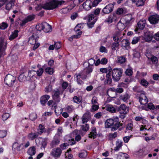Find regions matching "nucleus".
<instances>
[{
  "label": "nucleus",
  "instance_id": "obj_1",
  "mask_svg": "<svg viewBox=\"0 0 159 159\" xmlns=\"http://www.w3.org/2000/svg\"><path fill=\"white\" fill-rule=\"evenodd\" d=\"M106 128H111L112 131L117 130L120 126L123 125V124L119 121L118 117H113L112 118L107 119L105 122Z\"/></svg>",
  "mask_w": 159,
  "mask_h": 159
},
{
  "label": "nucleus",
  "instance_id": "obj_2",
  "mask_svg": "<svg viewBox=\"0 0 159 159\" xmlns=\"http://www.w3.org/2000/svg\"><path fill=\"white\" fill-rule=\"evenodd\" d=\"M62 4V2L57 0H48L42 7L44 9L51 10L56 8L59 5Z\"/></svg>",
  "mask_w": 159,
  "mask_h": 159
},
{
  "label": "nucleus",
  "instance_id": "obj_3",
  "mask_svg": "<svg viewBox=\"0 0 159 159\" xmlns=\"http://www.w3.org/2000/svg\"><path fill=\"white\" fill-rule=\"evenodd\" d=\"M123 70L120 68H115L112 71V76L113 80L115 82L118 81L122 76Z\"/></svg>",
  "mask_w": 159,
  "mask_h": 159
},
{
  "label": "nucleus",
  "instance_id": "obj_4",
  "mask_svg": "<svg viewBox=\"0 0 159 159\" xmlns=\"http://www.w3.org/2000/svg\"><path fill=\"white\" fill-rule=\"evenodd\" d=\"M15 0H0V7L6 4V9L10 10L14 6Z\"/></svg>",
  "mask_w": 159,
  "mask_h": 159
},
{
  "label": "nucleus",
  "instance_id": "obj_5",
  "mask_svg": "<svg viewBox=\"0 0 159 159\" xmlns=\"http://www.w3.org/2000/svg\"><path fill=\"white\" fill-rule=\"evenodd\" d=\"M16 78L10 74L7 75L4 79V83L8 86H11L15 82Z\"/></svg>",
  "mask_w": 159,
  "mask_h": 159
},
{
  "label": "nucleus",
  "instance_id": "obj_6",
  "mask_svg": "<svg viewBox=\"0 0 159 159\" xmlns=\"http://www.w3.org/2000/svg\"><path fill=\"white\" fill-rule=\"evenodd\" d=\"M61 152L62 151L60 148H54L51 151L50 154L54 157H59L60 156Z\"/></svg>",
  "mask_w": 159,
  "mask_h": 159
},
{
  "label": "nucleus",
  "instance_id": "obj_7",
  "mask_svg": "<svg viewBox=\"0 0 159 159\" xmlns=\"http://www.w3.org/2000/svg\"><path fill=\"white\" fill-rule=\"evenodd\" d=\"M114 8L113 4L110 3L103 8L102 10V12L106 14L110 13L113 11Z\"/></svg>",
  "mask_w": 159,
  "mask_h": 159
},
{
  "label": "nucleus",
  "instance_id": "obj_8",
  "mask_svg": "<svg viewBox=\"0 0 159 159\" xmlns=\"http://www.w3.org/2000/svg\"><path fill=\"white\" fill-rule=\"evenodd\" d=\"M39 35L34 32L33 35L29 38L28 42L30 44H34L38 40L39 38Z\"/></svg>",
  "mask_w": 159,
  "mask_h": 159
},
{
  "label": "nucleus",
  "instance_id": "obj_9",
  "mask_svg": "<svg viewBox=\"0 0 159 159\" xmlns=\"http://www.w3.org/2000/svg\"><path fill=\"white\" fill-rule=\"evenodd\" d=\"M139 101L141 104L145 105L148 102V99L144 93H141L139 97Z\"/></svg>",
  "mask_w": 159,
  "mask_h": 159
},
{
  "label": "nucleus",
  "instance_id": "obj_10",
  "mask_svg": "<svg viewBox=\"0 0 159 159\" xmlns=\"http://www.w3.org/2000/svg\"><path fill=\"white\" fill-rule=\"evenodd\" d=\"M120 113L127 114L129 112V107L124 104L121 105L118 109Z\"/></svg>",
  "mask_w": 159,
  "mask_h": 159
},
{
  "label": "nucleus",
  "instance_id": "obj_11",
  "mask_svg": "<svg viewBox=\"0 0 159 159\" xmlns=\"http://www.w3.org/2000/svg\"><path fill=\"white\" fill-rule=\"evenodd\" d=\"M130 43L128 39H123L122 41V47L123 49L128 50L130 48Z\"/></svg>",
  "mask_w": 159,
  "mask_h": 159
},
{
  "label": "nucleus",
  "instance_id": "obj_12",
  "mask_svg": "<svg viewBox=\"0 0 159 159\" xmlns=\"http://www.w3.org/2000/svg\"><path fill=\"white\" fill-rule=\"evenodd\" d=\"M60 143V141L58 138H55L50 144L51 148H53L57 146Z\"/></svg>",
  "mask_w": 159,
  "mask_h": 159
},
{
  "label": "nucleus",
  "instance_id": "obj_13",
  "mask_svg": "<svg viewBox=\"0 0 159 159\" xmlns=\"http://www.w3.org/2000/svg\"><path fill=\"white\" fill-rule=\"evenodd\" d=\"M134 154L143 157L147 154V152L145 149H140L138 151H135Z\"/></svg>",
  "mask_w": 159,
  "mask_h": 159
},
{
  "label": "nucleus",
  "instance_id": "obj_14",
  "mask_svg": "<svg viewBox=\"0 0 159 159\" xmlns=\"http://www.w3.org/2000/svg\"><path fill=\"white\" fill-rule=\"evenodd\" d=\"M76 75L78 83L79 84H81L82 83V80H84L86 78V75L83 76V75L82 74H77Z\"/></svg>",
  "mask_w": 159,
  "mask_h": 159
},
{
  "label": "nucleus",
  "instance_id": "obj_15",
  "mask_svg": "<svg viewBox=\"0 0 159 159\" xmlns=\"http://www.w3.org/2000/svg\"><path fill=\"white\" fill-rule=\"evenodd\" d=\"M45 33H49L52 31L51 25L46 23H44V26L43 30Z\"/></svg>",
  "mask_w": 159,
  "mask_h": 159
},
{
  "label": "nucleus",
  "instance_id": "obj_16",
  "mask_svg": "<svg viewBox=\"0 0 159 159\" xmlns=\"http://www.w3.org/2000/svg\"><path fill=\"white\" fill-rule=\"evenodd\" d=\"M43 26L44 23L36 25V30L34 32L39 35L40 33V31L42 30H43Z\"/></svg>",
  "mask_w": 159,
  "mask_h": 159
},
{
  "label": "nucleus",
  "instance_id": "obj_17",
  "mask_svg": "<svg viewBox=\"0 0 159 159\" xmlns=\"http://www.w3.org/2000/svg\"><path fill=\"white\" fill-rule=\"evenodd\" d=\"M130 95L127 93L121 95L120 97V99L123 101L127 102L130 98Z\"/></svg>",
  "mask_w": 159,
  "mask_h": 159
},
{
  "label": "nucleus",
  "instance_id": "obj_18",
  "mask_svg": "<svg viewBox=\"0 0 159 159\" xmlns=\"http://www.w3.org/2000/svg\"><path fill=\"white\" fill-rule=\"evenodd\" d=\"M74 134L76 135L75 137V140L77 141H79L81 139L80 134L82 135V131L80 130H75L73 132Z\"/></svg>",
  "mask_w": 159,
  "mask_h": 159
},
{
  "label": "nucleus",
  "instance_id": "obj_19",
  "mask_svg": "<svg viewBox=\"0 0 159 159\" xmlns=\"http://www.w3.org/2000/svg\"><path fill=\"white\" fill-rule=\"evenodd\" d=\"M49 98L50 96L48 95L42 96L40 98V102L41 104L44 105Z\"/></svg>",
  "mask_w": 159,
  "mask_h": 159
},
{
  "label": "nucleus",
  "instance_id": "obj_20",
  "mask_svg": "<svg viewBox=\"0 0 159 159\" xmlns=\"http://www.w3.org/2000/svg\"><path fill=\"white\" fill-rule=\"evenodd\" d=\"M146 24V20H139L137 24L138 29L143 30Z\"/></svg>",
  "mask_w": 159,
  "mask_h": 159
},
{
  "label": "nucleus",
  "instance_id": "obj_21",
  "mask_svg": "<svg viewBox=\"0 0 159 159\" xmlns=\"http://www.w3.org/2000/svg\"><path fill=\"white\" fill-rule=\"evenodd\" d=\"M97 136L96 129L95 127L92 128V131L90 132V138L95 139Z\"/></svg>",
  "mask_w": 159,
  "mask_h": 159
},
{
  "label": "nucleus",
  "instance_id": "obj_22",
  "mask_svg": "<svg viewBox=\"0 0 159 159\" xmlns=\"http://www.w3.org/2000/svg\"><path fill=\"white\" fill-rule=\"evenodd\" d=\"M38 136V135L37 134L33 132L29 133L28 135V138L31 140H33Z\"/></svg>",
  "mask_w": 159,
  "mask_h": 159
},
{
  "label": "nucleus",
  "instance_id": "obj_23",
  "mask_svg": "<svg viewBox=\"0 0 159 159\" xmlns=\"http://www.w3.org/2000/svg\"><path fill=\"white\" fill-rule=\"evenodd\" d=\"M153 37V34L150 33L149 32H148L147 33L145 39L146 42H150L152 40Z\"/></svg>",
  "mask_w": 159,
  "mask_h": 159
},
{
  "label": "nucleus",
  "instance_id": "obj_24",
  "mask_svg": "<svg viewBox=\"0 0 159 159\" xmlns=\"http://www.w3.org/2000/svg\"><path fill=\"white\" fill-rule=\"evenodd\" d=\"M45 65H44L43 66V67L45 69V70L46 72L50 75H52L54 72L53 69L52 68L48 67L45 68Z\"/></svg>",
  "mask_w": 159,
  "mask_h": 159
},
{
  "label": "nucleus",
  "instance_id": "obj_25",
  "mask_svg": "<svg viewBox=\"0 0 159 159\" xmlns=\"http://www.w3.org/2000/svg\"><path fill=\"white\" fill-rule=\"evenodd\" d=\"M36 152V148L34 147L30 148L28 151V153L30 156L34 155Z\"/></svg>",
  "mask_w": 159,
  "mask_h": 159
},
{
  "label": "nucleus",
  "instance_id": "obj_26",
  "mask_svg": "<svg viewBox=\"0 0 159 159\" xmlns=\"http://www.w3.org/2000/svg\"><path fill=\"white\" fill-rule=\"evenodd\" d=\"M18 30H15L12 33L9 38V39L10 40H12L17 37L18 35Z\"/></svg>",
  "mask_w": 159,
  "mask_h": 159
},
{
  "label": "nucleus",
  "instance_id": "obj_27",
  "mask_svg": "<svg viewBox=\"0 0 159 159\" xmlns=\"http://www.w3.org/2000/svg\"><path fill=\"white\" fill-rule=\"evenodd\" d=\"M89 113H85L83 116L82 119L83 123L87 122L89 120Z\"/></svg>",
  "mask_w": 159,
  "mask_h": 159
},
{
  "label": "nucleus",
  "instance_id": "obj_28",
  "mask_svg": "<svg viewBox=\"0 0 159 159\" xmlns=\"http://www.w3.org/2000/svg\"><path fill=\"white\" fill-rule=\"evenodd\" d=\"M84 70L87 73H89V63L88 62H85L84 64Z\"/></svg>",
  "mask_w": 159,
  "mask_h": 159
},
{
  "label": "nucleus",
  "instance_id": "obj_29",
  "mask_svg": "<svg viewBox=\"0 0 159 159\" xmlns=\"http://www.w3.org/2000/svg\"><path fill=\"white\" fill-rule=\"evenodd\" d=\"M53 99L54 101V103L52 105V107L55 108L57 107L56 103L59 102L60 101V98L59 96L57 97H53Z\"/></svg>",
  "mask_w": 159,
  "mask_h": 159
},
{
  "label": "nucleus",
  "instance_id": "obj_30",
  "mask_svg": "<svg viewBox=\"0 0 159 159\" xmlns=\"http://www.w3.org/2000/svg\"><path fill=\"white\" fill-rule=\"evenodd\" d=\"M46 129L42 125H39V129H38V134H41L43 133L46 131Z\"/></svg>",
  "mask_w": 159,
  "mask_h": 159
},
{
  "label": "nucleus",
  "instance_id": "obj_31",
  "mask_svg": "<svg viewBox=\"0 0 159 159\" xmlns=\"http://www.w3.org/2000/svg\"><path fill=\"white\" fill-rule=\"evenodd\" d=\"M83 6L86 10H89V1L87 0L83 4Z\"/></svg>",
  "mask_w": 159,
  "mask_h": 159
},
{
  "label": "nucleus",
  "instance_id": "obj_32",
  "mask_svg": "<svg viewBox=\"0 0 159 159\" xmlns=\"http://www.w3.org/2000/svg\"><path fill=\"white\" fill-rule=\"evenodd\" d=\"M106 110L111 113H115L116 112L115 108L112 105H109L106 107Z\"/></svg>",
  "mask_w": 159,
  "mask_h": 159
},
{
  "label": "nucleus",
  "instance_id": "obj_33",
  "mask_svg": "<svg viewBox=\"0 0 159 159\" xmlns=\"http://www.w3.org/2000/svg\"><path fill=\"white\" fill-rule=\"evenodd\" d=\"M117 27L119 30H122L125 28V26L121 22V21L120 20L117 24Z\"/></svg>",
  "mask_w": 159,
  "mask_h": 159
},
{
  "label": "nucleus",
  "instance_id": "obj_34",
  "mask_svg": "<svg viewBox=\"0 0 159 159\" xmlns=\"http://www.w3.org/2000/svg\"><path fill=\"white\" fill-rule=\"evenodd\" d=\"M118 135L117 132H116L113 133H110L108 136L109 140H111L117 137Z\"/></svg>",
  "mask_w": 159,
  "mask_h": 159
},
{
  "label": "nucleus",
  "instance_id": "obj_35",
  "mask_svg": "<svg viewBox=\"0 0 159 159\" xmlns=\"http://www.w3.org/2000/svg\"><path fill=\"white\" fill-rule=\"evenodd\" d=\"M148 20H159V15L156 14H154L149 17Z\"/></svg>",
  "mask_w": 159,
  "mask_h": 159
},
{
  "label": "nucleus",
  "instance_id": "obj_36",
  "mask_svg": "<svg viewBox=\"0 0 159 159\" xmlns=\"http://www.w3.org/2000/svg\"><path fill=\"white\" fill-rule=\"evenodd\" d=\"M134 91L138 93H144V92L143 90L141 89L140 88L137 86H134L133 89Z\"/></svg>",
  "mask_w": 159,
  "mask_h": 159
},
{
  "label": "nucleus",
  "instance_id": "obj_37",
  "mask_svg": "<svg viewBox=\"0 0 159 159\" xmlns=\"http://www.w3.org/2000/svg\"><path fill=\"white\" fill-rule=\"evenodd\" d=\"M118 62L120 64L125 63L126 61L125 58L123 56L117 57Z\"/></svg>",
  "mask_w": 159,
  "mask_h": 159
},
{
  "label": "nucleus",
  "instance_id": "obj_38",
  "mask_svg": "<svg viewBox=\"0 0 159 159\" xmlns=\"http://www.w3.org/2000/svg\"><path fill=\"white\" fill-rule=\"evenodd\" d=\"M112 82V79L111 75L109 73L106 75V83L108 84H110Z\"/></svg>",
  "mask_w": 159,
  "mask_h": 159
},
{
  "label": "nucleus",
  "instance_id": "obj_39",
  "mask_svg": "<svg viewBox=\"0 0 159 159\" xmlns=\"http://www.w3.org/2000/svg\"><path fill=\"white\" fill-rule=\"evenodd\" d=\"M140 39V37H134L131 42L132 44H135L138 43Z\"/></svg>",
  "mask_w": 159,
  "mask_h": 159
},
{
  "label": "nucleus",
  "instance_id": "obj_40",
  "mask_svg": "<svg viewBox=\"0 0 159 159\" xmlns=\"http://www.w3.org/2000/svg\"><path fill=\"white\" fill-rule=\"evenodd\" d=\"M55 112L56 115L58 116L62 113V109L61 108L59 107L57 108H55Z\"/></svg>",
  "mask_w": 159,
  "mask_h": 159
},
{
  "label": "nucleus",
  "instance_id": "obj_41",
  "mask_svg": "<svg viewBox=\"0 0 159 159\" xmlns=\"http://www.w3.org/2000/svg\"><path fill=\"white\" fill-rule=\"evenodd\" d=\"M150 59L153 64H155L156 65H157L158 60L156 57L155 56H152L150 58Z\"/></svg>",
  "mask_w": 159,
  "mask_h": 159
},
{
  "label": "nucleus",
  "instance_id": "obj_42",
  "mask_svg": "<svg viewBox=\"0 0 159 159\" xmlns=\"http://www.w3.org/2000/svg\"><path fill=\"white\" fill-rule=\"evenodd\" d=\"M63 91H60V90L59 89H56L54 91V93L53 95V97L57 96L58 97L59 96V95L60 93H62Z\"/></svg>",
  "mask_w": 159,
  "mask_h": 159
},
{
  "label": "nucleus",
  "instance_id": "obj_43",
  "mask_svg": "<svg viewBox=\"0 0 159 159\" xmlns=\"http://www.w3.org/2000/svg\"><path fill=\"white\" fill-rule=\"evenodd\" d=\"M126 155L124 153H121L118 155L116 159H127Z\"/></svg>",
  "mask_w": 159,
  "mask_h": 159
},
{
  "label": "nucleus",
  "instance_id": "obj_44",
  "mask_svg": "<svg viewBox=\"0 0 159 159\" xmlns=\"http://www.w3.org/2000/svg\"><path fill=\"white\" fill-rule=\"evenodd\" d=\"M84 25L82 24H78L74 28V30L76 32L80 31V28H83Z\"/></svg>",
  "mask_w": 159,
  "mask_h": 159
},
{
  "label": "nucleus",
  "instance_id": "obj_45",
  "mask_svg": "<svg viewBox=\"0 0 159 159\" xmlns=\"http://www.w3.org/2000/svg\"><path fill=\"white\" fill-rule=\"evenodd\" d=\"M99 108V106L98 104H93L90 111L92 112L97 111Z\"/></svg>",
  "mask_w": 159,
  "mask_h": 159
},
{
  "label": "nucleus",
  "instance_id": "obj_46",
  "mask_svg": "<svg viewBox=\"0 0 159 159\" xmlns=\"http://www.w3.org/2000/svg\"><path fill=\"white\" fill-rule=\"evenodd\" d=\"M119 42H114L112 43L111 45V49L113 50H116V48L119 47Z\"/></svg>",
  "mask_w": 159,
  "mask_h": 159
},
{
  "label": "nucleus",
  "instance_id": "obj_47",
  "mask_svg": "<svg viewBox=\"0 0 159 159\" xmlns=\"http://www.w3.org/2000/svg\"><path fill=\"white\" fill-rule=\"evenodd\" d=\"M66 111L69 113L72 112L74 110V107L72 106H68L66 108Z\"/></svg>",
  "mask_w": 159,
  "mask_h": 159
},
{
  "label": "nucleus",
  "instance_id": "obj_48",
  "mask_svg": "<svg viewBox=\"0 0 159 159\" xmlns=\"http://www.w3.org/2000/svg\"><path fill=\"white\" fill-rule=\"evenodd\" d=\"M140 83L142 85L145 87H147L149 84L148 82L144 79L141 80Z\"/></svg>",
  "mask_w": 159,
  "mask_h": 159
},
{
  "label": "nucleus",
  "instance_id": "obj_49",
  "mask_svg": "<svg viewBox=\"0 0 159 159\" xmlns=\"http://www.w3.org/2000/svg\"><path fill=\"white\" fill-rule=\"evenodd\" d=\"M30 119L32 120H35L37 118V115L35 113H32L29 116Z\"/></svg>",
  "mask_w": 159,
  "mask_h": 159
},
{
  "label": "nucleus",
  "instance_id": "obj_50",
  "mask_svg": "<svg viewBox=\"0 0 159 159\" xmlns=\"http://www.w3.org/2000/svg\"><path fill=\"white\" fill-rule=\"evenodd\" d=\"M70 11L68 8L66 7L61 9L60 12L62 14H66L69 12Z\"/></svg>",
  "mask_w": 159,
  "mask_h": 159
},
{
  "label": "nucleus",
  "instance_id": "obj_51",
  "mask_svg": "<svg viewBox=\"0 0 159 159\" xmlns=\"http://www.w3.org/2000/svg\"><path fill=\"white\" fill-rule=\"evenodd\" d=\"M10 114L9 113H6L2 115V120H6L8 118L10 117Z\"/></svg>",
  "mask_w": 159,
  "mask_h": 159
},
{
  "label": "nucleus",
  "instance_id": "obj_52",
  "mask_svg": "<svg viewBox=\"0 0 159 159\" xmlns=\"http://www.w3.org/2000/svg\"><path fill=\"white\" fill-rule=\"evenodd\" d=\"M73 101L75 103L79 104L81 102V100L80 98L76 96L74 97Z\"/></svg>",
  "mask_w": 159,
  "mask_h": 159
},
{
  "label": "nucleus",
  "instance_id": "obj_53",
  "mask_svg": "<svg viewBox=\"0 0 159 159\" xmlns=\"http://www.w3.org/2000/svg\"><path fill=\"white\" fill-rule=\"evenodd\" d=\"M125 73L127 75L130 76L132 75L133 71L132 69H128L126 70Z\"/></svg>",
  "mask_w": 159,
  "mask_h": 159
},
{
  "label": "nucleus",
  "instance_id": "obj_54",
  "mask_svg": "<svg viewBox=\"0 0 159 159\" xmlns=\"http://www.w3.org/2000/svg\"><path fill=\"white\" fill-rule=\"evenodd\" d=\"M143 4V0H138L135 3L136 6L138 7L142 6Z\"/></svg>",
  "mask_w": 159,
  "mask_h": 159
},
{
  "label": "nucleus",
  "instance_id": "obj_55",
  "mask_svg": "<svg viewBox=\"0 0 159 159\" xmlns=\"http://www.w3.org/2000/svg\"><path fill=\"white\" fill-rule=\"evenodd\" d=\"M36 74V71L34 70H31L29 72L28 75L30 77H32Z\"/></svg>",
  "mask_w": 159,
  "mask_h": 159
},
{
  "label": "nucleus",
  "instance_id": "obj_56",
  "mask_svg": "<svg viewBox=\"0 0 159 159\" xmlns=\"http://www.w3.org/2000/svg\"><path fill=\"white\" fill-rule=\"evenodd\" d=\"M87 156V153L86 152L84 151L79 154V156L80 158H84L85 157Z\"/></svg>",
  "mask_w": 159,
  "mask_h": 159
},
{
  "label": "nucleus",
  "instance_id": "obj_57",
  "mask_svg": "<svg viewBox=\"0 0 159 159\" xmlns=\"http://www.w3.org/2000/svg\"><path fill=\"white\" fill-rule=\"evenodd\" d=\"M7 131L5 130L0 131V137L3 138L5 137L7 135Z\"/></svg>",
  "mask_w": 159,
  "mask_h": 159
},
{
  "label": "nucleus",
  "instance_id": "obj_58",
  "mask_svg": "<svg viewBox=\"0 0 159 159\" xmlns=\"http://www.w3.org/2000/svg\"><path fill=\"white\" fill-rule=\"evenodd\" d=\"M43 69L42 68H39L38 70L36 72V74L38 76H40L41 75L43 72Z\"/></svg>",
  "mask_w": 159,
  "mask_h": 159
},
{
  "label": "nucleus",
  "instance_id": "obj_59",
  "mask_svg": "<svg viewBox=\"0 0 159 159\" xmlns=\"http://www.w3.org/2000/svg\"><path fill=\"white\" fill-rule=\"evenodd\" d=\"M8 26L7 24L4 22L0 24V29L2 30H4Z\"/></svg>",
  "mask_w": 159,
  "mask_h": 159
},
{
  "label": "nucleus",
  "instance_id": "obj_60",
  "mask_svg": "<svg viewBox=\"0 0 159 159\" xmlns=\"http://www.w3.org/2000/svg\"><path fill=\"white\" fill-rule=\"evenodd\" d=\"M132 136V135L130 136H126L123 138V140L125 143H127L129 140L130 138Z\"/></svg>",
  "mask_w": 159,
  "mask_h": 159
},
{
  "label": "nucleus",
  "instance_id": "obj_61",
  "mask_svg": "<svg viewBox=\"0 0 159 159\" xmlns=\"http://www.w3.org/2000/svg\"><path fill=\"white\" fill-rule=\"evenodd\" d=\"M78 16V15L77 13L74 12L72 13L70 16L71 19L72 20L76 19Z\"/></svg>",
  "mask_w": 159,
  "mask_h": 159
},
{
  "label": "nucleus",
  "instance_id": "obj_62",
  "mask_svg": "<svg viewBox=\"0 0 159 159\" xmlns=\"http://www.w3.org/2000/svg\"><path fill=\"white\" fill-rule=\"evenodd\" d=\"M124 12V10L122 8H119L116 11V14L120 15L122 14Z\"/></svg>",
  "mask_w": 159,
  "mask_h": 159
},
{
  "label": "nucleus",
  "instance_id": "obj_63",
  "mask_svg": "<svg viewBox=\"0 0 159 159\" xmlns=\"http://www.w3.org/2000/svg\"><path fill=\"white\" fill-rule=\"evenodd\" d=\"M55 48L56 49H58L61 47V44L59 42H56L54 43Z\"/></svg>",
  "mask_w": 159,
  "mask_h": 159
},
{
  "label": "nucleus",
  "instance_id": "obj_64",
  "mask_svg": "<svg viewBox=\"0 0 159 159\" xmlns=\"http://www.w3.org/2000/svg\"><path fill=\"white\" fill-rule=\"evenodd\" d=\"M153 38L157 41H159V32H157L153 35Z\"/></svg>",
  "mask_w": 159,
  "mask_h": 159
}]
</instances>
